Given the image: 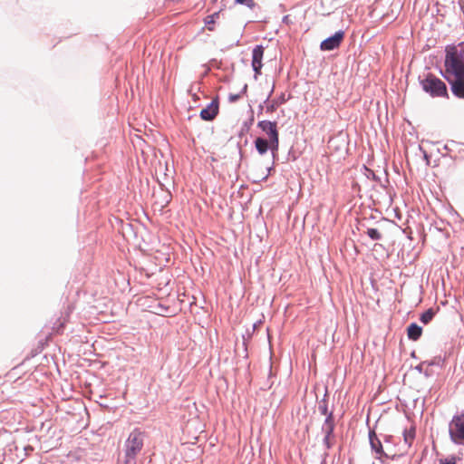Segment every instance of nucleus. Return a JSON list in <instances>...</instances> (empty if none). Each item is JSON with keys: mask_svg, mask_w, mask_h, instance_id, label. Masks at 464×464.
Returning a JSON list of instances; mask_svg holds the SVG:
<instances>
[{"mask_svg": "<svg viewBox=\"0 0 464 464\" xmlns=\"http://www.w3.org/2000/svg\"><path fill=\"white\" fill-rule=\"evenodd\" d=\"M444 64V76L451 86L452 93L458 98H464V51L455 47L447 49Z\"/></svg>", "mask_w": 464, "mask_h": 464, "instance_id": "nucleus-1", "label": "nucleus"}, {"mask_svg": "<svg viewBox=\"0 0 464 464\" xmlns=\"http://www.w3.org/2000/svg\"><path fill=\"white\" fill-rule=\"evenodd\" d=\"M145 434L141 430H133L125 441V457L127 464H135L138 454L143 448Z\"/></svg>", "mask_w": 464, "mask_h": 464, "instance_id": "nucleus-2", "label": "nucleus"}, {"mask_svg": "<svg viewBox=\"0 0 464 464\" xmlns=\"http://www.w3.org/2000/svg\"><path fill=\"white\" fill-rule=\"evenodd\" d=\"M421 86L423 90L426 92H429L431 96L447 95L446 84L435 76L429 75L426 79L421 81Z\"/></svg>", "mask_w": 464, "mask_h": 464, "instance_id": "nucleus-3", "label": "nucleus"}, {"mask_svg": "<svg viewBox=\"0 0 464 464\" xmlns=\"http://www.w3.org/2000/svg\"><path fill=\"white\" fill-rule=\"evenodd\" d=\"M257 127L262 130L263 132L267 136V140L272 141V147L274 150L279 149V133L277 130V124L276 121H260L257 123Z\"/></svg>", "mask_w": 464, "mask_h": 464, "instance_id": "nucleus-4", "label": "nucleus"}, {"mask_svg": "<svg viewBox=\"0 0 464 464\" xmlns=\"http://www.w3.org/2000/svg\"><path fill=\"white\" fill-rule=\"evenodd\" d=\"M450 435L456 443L464 440V414L453 417L450 424Z\"/></svg>", "mask_w": 464, "mask_h": 464, "instance_id": "nucleus-5", "label": "nucleus"}, {"mask_svg": "<svg viewBox=\"0 0 464 464\" xmlns=\"http://www.w3.org/2000/svg\"><path fill=\"white\" fill-rule=\"evenodd\" d=\"M344 38V32L340 30L337 31L334 35L324 40L320 48L323 51H332L338 48Z\"/></svg>", "mask_w": 464, "mask_h": 464, "instance_id": "nucleus-6", "label": "nucleus"}, {"mask_svg": "<svg viewBox=\"0 0 464 464\" xmlns=\"http://www.w3.org/2000/svg\"><path fill=\"white\" fill-rule=\"evenodd\" d=\"M415 440V428L411 426L410 429L403 430V445L401 446V455H404L408 452Z\"/></svg>", "mask_w": 464, "mask_h": 464, "instance_id": "nucleus-7", "label": "nucleus"}, {"mask_svg": "<svg viewBox=\"0 0 464 464\" xmlns=\"http://www.w3.org/2000/svg\"><path fill=\"white\" fill-rule=\"evenodd\" d=\"M255 147L260 155H264L268 150H270L273 154V157H275L276 153L278 151V150L273 149L272 141H270L267 139L262 138V137H258L256 139Z\"/></svg>", "mask_w": 464, "mask_h": 464, "instance_id": "nucleus-8", "label": "nucleus"}, {"mask_svg": "<svg viewBox=\"0 0 464 464\" xmlns=\"http://www.w3.org/2000/svg\"><path fill=\"white\" fill-rule=\"evenodd\" d=\"M264 55V48L262 45H256L252 52V67L256 74L260 73V70L263 66L262 59Z\"/></svg>", "mask_w": 464, "mask_h": 464, "instance_id": "nucleus-9", "label": "nucleus"}, {"mask_svg": "<svg viewBox=\"0 0 464 464\" xmlns=\"http://www.w3.org/2000/svg\"><path fill=\"white\" fill-rule=\"evenodd\" d=\"M218 112V104L216 101H212L208 107L200 111V116L205 121L213 120Z\"/></svg>", "mask_w": 464, "mask_h": 464, "instance_id": "nucleus-10", "label": "nucleus"}, {"mask_svg": "<svg viewBox=\"0 0 464 464\" xmlns=\"http://www.w3.org/2000/svg\"><path fill=\"white\" fill-rule=\"evenodd\" d=\"M369 440H370L372 450L380 455L378 457L379 459H382V457H385V458L389 457L388 454L383 451L382 445L373 431H371L369 433Z\"/></svg>", "mask_w": 464, "mask_h": 464, "instance_id": "nucleus-11", "label": "nucleus"}, {"mask_svg": "<svg viewBox=\"0 0 464 464\" xmlns=\"http://www.w3.org/2000/svg\"><path fill=\"white\" fill-rule=\"evenodd\" d=\"M421 333H422V329L417 324H411L408 326V329H407L408 337L413 341L418 340L420 337Z\"/></svg>", "mask_w": 464, "mask_h": 464, "instance_id": "nucleus-12", "label": "nucleus"}, {"mask_svg": "<svg viewBox=\"0 0 464 464\" xmlns=\"http://www.w3.org/2000/svg\"><path fill=\"white\" fill-rule=\"evenodd\" d=\"M334 428V424L333 417H332V414H329L326 417L322 429L325 435L332 436Z\"/></svg>", "mask_w": 464, "mask_h": 464, "instance_id": "nucleus-13", "label": "nucleus"}, {"mask_svg": "<svg viewBox=\"0 0 464 464\" xmlns=\"http://www.w3.org/2000/svg\"><path fill=\"white\" fill-rule=\"evenodd\" d=\"M285 102V99L282 98L281 100H273L271 102H268V99L266 101V102H267L266 106V112H273L275 111L277 107L283 103Z\"/></svg>", "mask_w": 464, "mask_h": 464, "instance_id": "nucleus-14", "label": "nucleus"}, {"mask_svg": "<svg viewBox=\"0 0 464 464\" xmlns=\"http://www.w3.org/2000/svg\"><path fill=\"white\" fill-rule=\"evenodd\" d=\"M246 90H247V84H244L240 93H237V94L230 93L228 95V102H236L237 101H238L241 98V96L243 94H245L246 92Z\"/></svg>", "mask_w": 464, "mask_h": 464, "instance_id": "nucleus-15", "label": "nucleus"}, {"mask_svg": "<svg viewBox=\"0 0 464 464\" xmlns=\"http://www.w3.org/2000/svg\"><path fill=\"white\" fill-rule=\"evenodd\" d=\"M434 316V312L432 309H429L427 310L426 312H424L421 316H420V321L423 323V324H428L430 323L432 318Z\"/></svg>", "mask_w": 464, "mask_h": 464, "instance_id": "nucleus-16", "label": "nucleus"}, {"mask_svg": "<svg viewBox=\"0 0 464 464\" xmlns=\"http://www.w3.org/2000/svg\"><path fill=\"white\" fill-rule=\"evenodd\" d=\"M366 234L372 240H380L382 238L381 233L376 228H368Z\"/></svg>", "mask_w": 464, "mask_h": 464, "instance_id": "nucleus-17", "label": "nucleus"}, {"mask_svg": "<svg viewBox=\"0 0 464 464\" xmlns=\"http://www.w3.org/2000/svg\"><path fill=\"white\" fill-rule=\"evenodd\" d=\"M236 3L238 5H246L249 8H253L255 5L254 0H236Z\"/></svg>", "mask_w": 464, "mask_h": 464, "instance_id": "nucleus-18", "label": "nucleus"}, {"mask_svg": "<svg viewBox=\"0 0 464 464\" xmlns=\"http://www.w3.org/2000/svg\"><path fill=\"white\" fill-rule=\"evenodd\" d=\"M440 464H456L455 457L447 458L440 460Z\"/></svg>", "mask_w": 464, "mask_h": 464, "instance_id": "nucleus-19", "label": "nucleus"}, {"mask_svg": "<svg viewBox=\"0 0 464 464\" xmlns=\"http://www.w3.org/2000/svg\"><path fill=\"white\" fill-rule=\"evenodd\" d=\"M330 438H331V436L324 435V443L325 444L327 449H330L332 446Z\"/></svg>", "mask_w": 464, "mask_h": 464, "instance_id": "nucleus-20", "label": "nucleus"}, {"mask_svg": "<svg viewBox=\"0 0 464 464\" xmlns=\"http://www.w3.org/2000/svg\"><path fill=\"white\" fill-rule=\"evenodd\" d=\"M215 16H218V13H216V14H214L213 15L208 16V18L209 19V21H208L207 23H208V24L214 23V17H215Z\"/></svg>", "mask_w": 464, "mask_h": 464, "instance_id": "nucleus-21", "label": "nucleus"}, {"mask_svg": "<svg viewBox=\"0 0 464 464\" xmlns=\"http://www.w3.org/2000/svg\"><path fill=\"white\" fill-rule=\"evenodd\" d=\"M322 411H323L324 413H326V408L322 409Z\"/></svg>", "mask_w": 464, "mask_h": 464, "instance_id": "nucleus-22", "label": "nucleus"}]
</instances>
